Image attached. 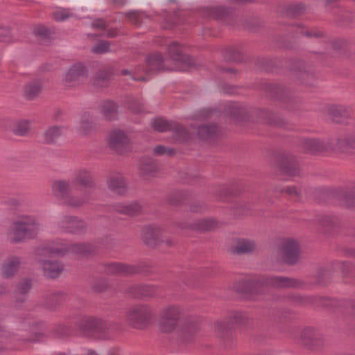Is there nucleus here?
I'll return each mask as SVG.
<instances>
[{"label": "nucleus", "mask_w": 355, "mask_h": 355, "mask_svg": "<svg viewBox=\"0 0 355 355\" xmlns=\"http://www.w3.org/2000/svg\"><path fill=\"white\" fill-rule=\"evenodd\" d=\"M184 310L177 305H169L163 308L159 313L158 327L164 333L179 332L182 334H191L197 324L191 320L183 319Z\"/></svg>", "instance_id": "f257e3e1"}, {"label": "nucleus", "mask_w": 355, "mask_h": 355, "mask_svg": "<svg viewBox=\"0 0 355 355\" xmlns=\"http://www.w3.org/2000/svg\"><path fill=\"white\" fill-rule=\"evenodd\" d=\"M42 225L33 216L23 215L13 221L8 232V238L12 243L22 242L37 236Z\"/></svg>", "instance_id": "f03ea898"}, {"label": "nucleus", "mask_w": 355, "mask_h": 355, "mask_svg": "<svg viewBox=\"0 0 355 355\" xmlns=\"http://www.w3.org/2000/svg\"><path fill=\"white\" fill-rule=\"evenodd\" d=\"M53 194L62 203L72 207H80L89 202V198L87 192L76 195V189L72 182L64 180H58L52 184Z\"/></svg>", "instance_id": "7ed1b4c3"}, {"label": "nucleus", "mask_w": 355, "mask_h": 355, "mask_svg": "<svg viewBox=\"0 0 355 355\" xmlns=\"http://www.w3.org/2000/svg\"><path fill=\"white\" fill-rule=\"evenodd\" d=\"M153 315L152 309L146 304L133 305L129 308L126 313L128 322L137 329L146 327Z\"/></svg>", "instance_id": "20e7f679"}, {"label": "nucleus", "mask_w": 355, "mask_h": 355, "mask_svg": "<svg viewBox=\"0 0 355 355\" xmlns=\"http://www.w3.org/2000/svg\"><path fill=\"white\" fill-rule=\"evenodd\" d=\"M92 247L86 243H53L45 246L42 249V254L48 256H63L67 252H72L77 254H86L90 253Z\"/></svg>", "instance_id": "39448f33"}, {"label": "nucleus", "mask_w": 355, "mask_h": 355, "mask_svg": "<svg viewBox=\"0 0 355 355\" xmlns=\"http://www.w3.org/2000/svg\"><path fill=\"white\" fill-rule=\"evenodd\" d=\"M302 285V282L296 279L282 276H270L264 278L261 282H257L252 293H263L265 288L268 286L284 288H299Z\"/></svg>", "instance_id": "423d86ee"}, {"label": "nucleus", "mask_w": 355, "mask_h": 355, "mask_svg": "<svg viewBox=\"0 0 355 355\" xmlns=\"http://www.w3.org/2000/svg\"><path fill=\"white\" fill-rule=\"evenodd\" d=\"M299 342L312 352H320L326 346L325 339L320 331L311 327L302 330Z\"/></svg>", "instance_id": "0eeeda50"}, {"label": "nucleus", "mask_w": 355, "mask_h": 355, "mask_svg": "<svg viewBox=\"0 0 355 355\" xmlns=\"http://www.w3.org/2000/svg\"><path fill=\"white\" fill-rule=\"evenodd\" d=\"M151 125L155 130L159 132L173 131L175 138L181 141H185L190 138L189 133L186 129L176 122L168 121L158 118L151 122Z\"/></svg>", "instance_id": "6e6552de"}, {"label": "nucleus", "mask_w": 355, "mask_h": 355, "mask_svg": "<svg viewBox=\"0 0 355 355\" xmlns=\"http://www.w3.org/2000/svg\"><path fill=\"white\" fill-rule=\"evenodd\" d=\"M58 228L61 232L71 234H81L86 231V223L76 216H64L57 223Z\"/></svg>", "instance_id": "1a4fd4ad"}, {"label": "nucleus", "mask_w": 355, "mask_h": 355, "mask_svg": "<svg viewBox=\"0 0 355 355\" xmlns=\"http://www.w3.org/2000/svg\"><path fill=\"white\" fill-rule=\"evenodd\" d=\"M109 145L112 149L120 155H124L132 150L129 138L121 130H115L110 133Z\"/></svg>", "instance_id": "9d476101"}, {"label": "nucleus", "mask_w": 355, "mask_h": 355, "mask_svg": "<svg viewBox=\"0 0 355 355\" xmlns=\"http://www.w3.org/2000/svg\"><path fill=\"white\" fill-rule=\"evenodd\" d=\"M71 182L77 191H80V193L87 192L83 191L85 189L94 187L92 173L85 168H80L75 171Z\"/></svg>", "instance_id": "9b49d317"}, {"label": "nucleus", "mask_w": 355, "mask_h": 355, "mask_svg": "<svg viewBox=\"0 0 355 355\" xmlns=\"http://www.w3.org/2000/svg\"><path fill=\"white\" fill-rule=\"evenodd\" d=\"M170 62L171 60L164 59L159 53L152 54L147 58L146 72L153 73L159 71L173 70V67L168 64Z\"/></svg>", "instance_id": "f8f14e48"}, {"label": "nucleus", "mask_w": 355, "mask_h": 355, "mask_svg": "<svg viewBox=\"0 0 355 355\" xmlns=\"http://www.w3.org/2000/svg\"><path fill=\"white\" fill-rule=\"evenodd\" d=\"M299 245L297 241L288 239L283 242L281 254L285 262L289 264L295 263L299 258Z\"/></svg>", "instance_id": "ddd939ff"}, {"label": "nucleus", "mask_w": 355, "mask_h": 355, "mask_svg": "<svg viewBox=\"0 0 355 355\" xmlns=\"http://www.w3.org/2000/svg\"><path fill=\"white\" fill-rule=\"evenodd\" d=\"M85 76V69L80 63L73 65L67 72L63 80L66 87L78 85Z\"/></svg>", "instance_id": "4468645a"}, {"label": "nucleus", "mask_w": 355, "mask_h": 355, "mask_svg": "<svg viewBox=\"0 0 355 355\" xmlns=\"http://www.w3.org/2000/svg\"><path fill=\"white\" fill-rule=\"evenodd\" d=\"M278 166L286 174L296 176L300 174V166L291 154H284L278 160Z\"/></svg>", "instance_id": "2eb2a0df"}, {"label": "nucleus", "mask_w": 355, "mask_h": 355, "mask_svg": "<svg viewBox=\"0 0 355 355\" xmlns=\"http://www.w3.org/2000/svg\"><path fill=\"white\" fill-rule=\"evenodd\" d=\"M327 117L336 123H347L350 118V112L344 106L333 105L327 110Z\"/></svg>", "instance_id": "dca6fc26"}, {"label": "nucleus", "mask_w": 355, "mask_h": 355, "mask_svg": "<svg viewBox=\"0 0 355 355\" xmlns=\"http://www.w3.org/2000/svg\"><path fill=\"white\" fill-rule=\"evenodd\" d=\"M105 271L110 275H128L138 272L139 269L137 266L134 265L112 263L105 266Z\"/></svg>", "instance_id": "f3484780"}, {"label": "nucleus", "mask_w": 355, "mask_h": 355, "mask_svg": "<svg viewBox=\"0 0 355 355\" xmlns=\"http://www.w3.org/2000/svg\"><path fill=\"white\" fill-rule=\"evenodd\" d=\"M301 147L306 153L311 154H319L327 151V146L322 141L316 139H303L301 141Z\"/></svg>", "instance_id": "a211bd4d"}, {"label": "nucleus", "mask_w": 355, "mask_h": 355, "mask_svg": "<svg viewBox=\"0 0 355 355\" xmlns=\"http://www.w3.org/2000/svg\"><path fill=\"white\" fill-rule=\"evenodd\" d=\"M108 188L114 193L119 195L124 194L128 190L126 180L121 174H114L107 180Z\"/></svg>", "instance_id": "6ab92c4d"}, {"label": "nucleus", "mask_w": 355, "mask_h": 355, "mask_svg": "<svg viewBox=\"0 0 355 355\" xmlns=\"http://www.w3.org/2000/svg\"><path fill=\"white\" fill-rule=\"evenodd\" d=\"M22 264L19 257H10L8 258L2 267L3 275L6 277H10L15 275Z\"/></svg>", "instance_id": "aec40b11"}, {"label": "nucleus", "mask_w": 355, "mask_h": 355, "mask_svg": "<svg viewBox=\"0 0 355 355\" xmlns=\"http://www.w3.org/2000/svg\"><path fill=\"white\" fill-rule=\"evenodd\" d=\"M41 263L44 275L49 278L58 277L64 269L62 264L56 261H42Z\"/></svg>", "instance_id": "412c9836"}, {"label": "nucleus", "mask_w": 355, "mask_h": 355, "mask_svg": "<svg viewBox=\"0 0 355 355\" xmlns=\"http://www.w3.org/2000/svg\"><path fill=\"white\" fill-rule=\"evenodd\" d=\"M161 231L159 228L151 226L145 227L142 230V239L149 246L153 247L159 243Z\"/></svg>", "instance_id": "4be33fe9"}, {"label": "nucleus", "mask_w": 355, "mask_h": 355, "mask_svg": "<svg viewBox=\"0 0 355 355\" xmlns=\"http://www.w3.org/2000/svg\"><path fill=\"white\" fill-rule=\"evenodd\" d=\"M65 129L62 126L53 125L48 128L43 133V140L46 144H53L64 135Z\"/></svg>", "instance_id": "5701e85b"}, {"label": "nucleus", "mask_w": 355, "mask_h": 355, "mask_svg": "<svg viewBox=\"0 0 355 355\" xmlns=\"http://www.w3.org/2000/svg\"><path fill=\"white\" fill-rule=\"evenodd\" d=\"M99 320L94 317L84 316L78 322L77 326L83 332H91L98 329Z\"/></svg>", "instance_id": "b1692460"}, {"label": "nucleus", "mask_w": 355, "mask_h": 355, "mask_svg": "<svg viewBox=\"0 0 355 355\" xmlns=\"http://www.w3.org/2000/svg\"><path fill=\"white\" fill-rule=\"evenodd\" d=\"M115 209L123 214L128 216H135L141 213L142 207L138 202H132L130 204H119L116 205Z\"/></svg>", "instance_id": "393cba45"}, {"label": "nucleus", "mask_w": 355, "mask_h": 355, "mask_svg": "<svg viewBox=\"0 0 355 355\" xmlns=\"http://www.w3.org/2000/svg\"><path fill=\"white\" fill-rule=\"evenodd\" d=\"M218 226V223L213 218L199 220L189 225V228L199 231H210Z\"/></svg>", "instance_id": "a878e982"}, {"label": "nucleus", "mask_w": 355, "mask_h": 355, "mask_svg": "<svg viewBox=\"0 0 355 355\" xmlns=\"http://www.w3.org/2000/svg\"><path fill=\"white\" fill-rule=\"evenodd\" d=\"M31 288V283L29 279H24L20 281L15 289V297L17 302H23L26 300V295Z\"/></svg>", "instance_id": "bb28decb"}, {"label": "nucleus", "mask_w": 355, "mask_h": 355, "mask_svg": "<svg viewBox=\"0 0 355 355\" xmlns=\"http://www.w3.org/2000/svg\"><path fill=\"white\" fill-rule=\"evenodd\" d=\"M256 244L251 240L239 239L234 248V252L237 254H245L254 251Z\"/></svg>", "instance_id": "cd10ccee"}, {"label": "nucleus", "mask_w": 355, "mask_h": 355, "mask_svg": "<svg viewBox=\"0 0 355 355\" xmlns=\"http://www.w3.org/2000/svg\"><path fill=\"white\" fill-rule=\"evenodd\" d=\"M80 135L86 136L90 134L94 130L93 123L89 115L84 114L76 128Z\"/></svg>", "instance_id": "c85d7f7f"}, {"label": "nucleus", "mask_w": 355, "mask_h": 355, "mask_svg": "<svg viewBox=\"0 0 355 355\" xmlns=\"http://www.w3.org/2000/svg\"><path fill=\"white\" fill-rule=\"evenodd\" d=\"M42 89L40 81H33L28 83L25 88V96L29 100H33L37 97Z\"/></svg>", "instance_id": "c756f323"}, {"label": "nucleus", "mask_w": 355, "mask_h": 355, "mask_svg": "<svg viewBox=\"0 0 355 355\" xmlns=\"http://www.w3.org/2000/svg\"><path fill=\"white\" fill-rule=\"evenodd\" d=\"M101 113L107 120H113L117 115V106L112 101L104 102L101 105Z\"/></svg>", "instance_id": "7c9ffc66"}, {"label": "nucleus", "mask_w": 355, "mask_h": 355, "mask_svg": "<svg viewBox=\"0 0 355 355\" xmlns=\"http://www.w3.org/2000/svg\"><path fill=\"white\" fill-rule=\"evenodd\" d=\"M65 300V295L61 292L51 293L46 295V305L50 309L59 306Z\"/></svg>", "instance_id": "2f4dec72"}, {"label": "nucleus", "mask_w": 355, "mask_h": 355, "mask_svg": "<svg viewBox=\"0 0 355 355\" xmlns=\"http://www.w3.org/2000/svg\"><path fill=\"white\" fill-rule=\"evenodd\" d=\"M218 128L216 125H203L198 128V134L203 139H209L217 135Z\"/></svg>", "instance_id": "473e14b6"}, {"label": "nucleus", "mask_w": 355, "mask_h": 355, "mask_svg": "<svg viewBox=\"0 0 355 355\" xmlns=\"http://www.w3.org/2000/svg\"><path fill=\"white\" fill-rule=\"evenodd\" d=\"M168 51L169 55H171V60L178 62L184 60L181 46L177 42H173L171 44H170Z\"/></svg>", "instance_id": "72a5a7b5"}, {"label": "nucleus", "mask_w": 355, "mask_h": 355, "mask_svg": "<svg viewBox=\"0 0 355 355\" xmlns=\"http://www.w3.org/2000/svg\"><path fill=\"white\" fill-rule=\"evenodd\" d=\"M111 78V72L108 71H101L96 76L94 84L97 87H106Z\"/></svg>", "instance_id": "f704fd0d"}, {"label": "nucleus", "mask_w": 355, "mask_h": 355, "mask_svg": "<svg viewBox=\"0 0 355 355\" xmlns=\"http://www.w3.org/2000/svg\"><path fill=\"white\" fill-rule=\"evenodd\" d=\"M228 112L235 119L243 118L246 114L245 109L237 103H230L228 105Z\"/></svg>", "instance_id": "c9c22d12"}, {"label": "nucleus", "mask_w": 355, "mask_h": 355, "mask_svg": "<svg viewBox=\"0 0 355 355\" xmlns=\"http://www.w3.org/2000/svg\"><path fill=\"white\" fill-rule=\"evenodd\" d=\"M30 129V122L27 120H21L15 123L13 132L19 136L26 135Z\"/></svg>", "instance_id": "e433bc0d"}, {"label": "nucleus", "mask_w": 355, "mask_h": 355, "mask_svg": "<svg viewBox=\"0 0 355 355\" xmlns=\"http://www.w3.org/2000/svg\"><path fill=\"white\" fill-rule=\"evenodd\" d=\"M207 12L211 17L223 19L229 14V10L222 6L210 7L207 8Z\"/></svg>", "instance_id": "4c0bfd02"}, {"label": "nucleus", "mask_w": 355, "mask_h": 355, "mask_svg": "<svg viewBox=\"0 0 355 355\" xmlns=\"http://www.w3.org/2000/svg\"><path fill=\"white\" fill-rule=\"evenodd\" d=\"M138 295L141 297H152L157 294V288L150 285H144L137 287Z\"/></svg>", "instance_id": "58836bf2"}, {"label": "nucleus", "mask_w": 355, "mask_h": 355, "mask_svg": "<svg viewBox=\"0 0 355 355\" xmlns=\"http://www.w3.org/2000/svg\"><path fill=\"white\" fill-rule=\"evenodd\" d=\"M110 44L105 41H101L92 47V52L96 54H101L110 51Z\"/></svg>", "instance_id": "ea45409f"}, {"label": "nucleus", "mask_w": 355, "mask_h": 355, "mask_svg": "<svg viewBox=\"0 0 355 355\" xmlns=\"http://www.w3.org/2000/svg\"><path fill=\"white\" fill-rule=\"evenodd\" d=\"M350 139H348V137L340 138L337 141V148L340 152L350 154V147H349Z\"/></svg>", "instance_id": "a19ab883"}, {"label": "nucleus", "mask_w": 355, "mask_h": 355, "mask_svg": "<svg viewBox=\"0 0 355 355\" xmlns=\"http://www.w3.org/2000/svg\"><path fill=\"white\" fill-rule=\"evenodd\" d=\"M230 319L232 323H235L236 324L241 325L246 323L248 320V317L243 313L234 312L231 315Z\"/></svg>", "instance_id": "79ce46f5"}, {"label": "nucleus", "mask_w": 355, "mask_h": 355, "mask_svg": "<svg viewBox=\"0 0 355 355\" xmlns=\"http://www.w3.org/2000/svg\"><path fill=\"white\" fill-rule=\"evenodd\" d=\"M127 17L132 24L139 25L143 20L144 15L141 12L133 11L127 13Z\"/></svg>", "instance_id": "37998d69"}, {"label": "nucleus", "mask_w": 355, "mask_h": 355, "mask_svg": "<svg viewBox=\"0 0 355 355\" xmlns=\"http://www.w3.org/2000/svg\"><path fill=\"white\" fill-rule=\"evenodd\" d=\"M157 171V167L153 163L142 164L141 166V173L143 175H153Z\"/></svg>", "instance_id": "c03bdc74"}, {"label": "nucleus", "mask_w": 355, "mask_h": 355, "mask_svg": "<svg viewBox=\"0 0 355 355\" xmlns=\"http://www.w3.org/2000/svg\"><path fill=\"white\" fill-rule=\"evenodd\" d=\"M153 153L156 155H171L173 154V150L170 148L159 145L153 148Z\"/></svg>", "instance_id": "a18cd8bd"}, {"label": "nucleus", "mask_w": 355, "mask_h": 355, "mask_svg": "<svg viewBox=\"0 0 355 355\" xmlns=\"http://www.w3.org/2000/svg\"><path fill=\"white\" fill-rule=\"evenodd\" d=\"M12 40L10 31L7 27L0 26V42H9Z\"/></svg>", "instance_id": "49530a36"}, {"label": "nucleus", "mask_w": 355, "mask_h": 355, "mask_svg": "<svg viewBox=\"0 0 355 355\" xmlns=\"http://www.w3.org/2000/svg\"><path fill=\"white\" fill-rule=\"evenodd\" d=\"M69 15V12L64 9L58 10L53 13L54 19L56 21H64L67 19Z\"/></svg>", "instance_id": "de8ad7c7"}, {"label": "nucleus", "mask_w": 355, "mask_h": 355, "mask_svg": "<svg viewBox=\"0 0 355 355\" xmlns=\"http://www.w3.org/2000/svg\"><path fill=\"white\" fill-rule=\"evenodd\" d=\"M260 117H264L265 118V122L268 124H275L277 125H280V123L274 121L273 116L271 113L266 112V111H261L259 113Z\"/></svg>", "instance_id": "09e8293b"}, {"label": "nucleus", "mask_w": 355, "mask_h": 355, "mask_svg": "<svg viewBox=\"0 0 355 355\" xmlns=\"http://www.w3.org/2000/svg\"><path fill=\"white\" fill-rule=\"evenodd\" d=\"M284 191L292 197L299 198L300 195V190L295 187H287Z\"/></svg>", "instance_id": "8fccbe9b"}, {"label": "nucleus", "mask_w": 355, "mask_h": 355, "mask_svg": "<svg viewBox=\"0 0 355 355\" xmlns=\"http://www.w3.org/2000/svg\"><path fill=\"white\" fill-rule=\"evenodd\" d=\"M130 109L135 113H141L144 111V105L138 101H133L130 105Z\"/></svg>", "instance_id": "3c124183"}, {"label": "nucleus", "mask_w": 355, "mask_h": 355, "mask_svg": "<svg viewBox=\"0 0 355 355\" xmlns=\"http://www.w3.org/2000/svg\"><path fill=\"white\" fill-rule=\"evenodd\" d=\"M291 10L293 15H298L304 12L305 7L302 4L292 5Z\"/></svg>", "instance_id": "603ef678"}, {"label": "nucleus", "mask_w": 355, "mask_h": 355, "mask_svg": "<svg viewBox=\"0 0 355 355\" xmlns=\"http://www.w3.org/2000/svg\"><path fill=\"white\" fill-rule=\"evenodd\" d=\"M345 204L349 207H355V198L353 194L349 193L345 196Z\"/></svg>", "instance_id": "864d4df0"}, {"label": "nucleus", "mask_w": 355, "mask_h": 355, "mask_svg": "<svg viewBox=\"0 0 355 355\" xmlns=\"http://www.w3.org/2000/svg\"><path fill=\"white\" fill-rule=\"evenodd\" d=\"M34 33L38 35L46 37L49 34V31L46 27L43 26H37L35 28Z\"/></svg>", "instance_id": "5fc2aeb1"}, {"label": "nucleus", "mask_w": 355, "mask_h": 355, "mask_svg": "<svg viewBox=\"0 0 355 355\" xmlns=\"http://www.w3.org/2000/svg\"><path fill=\"white\" fill-rule=\"evenodd\" d=\"M299 33L300 34H302V35H304L305 36H307V37H312V36H314V37H320L322 35L320 33H311L309 31H304V28L302 27H299Z\"/></svg>", "instance_id": "6e6d98bb"}, {"label": "nucleus", "mask_w": 355, "mask_h": 355, "mask_svg": "<svg viewBox=\"0 0 355 355\" xmlns=\"http://www.w3.org/2000/svg\"><path fill=\"white\" fill-rule=\"evenodd\" d=\"M92 25L94 27L98 28H104L105 27V23L101 19L94 21Z\"/></svg>", "instance_id": "4d7b16f0"}, {"label": "nucleus", "mask_w": 355, "mask_h": 355, "mask_svg": "<svg viewBox=\"0 0 355 355\" xmlns=\"http://www.w3.org/2000/svg\"><path fill=\"white\" fill-rule=\"evenodd\" d=\"M110 1H111L112 3L116 7H121V6H123L127 1V0H110Z\"/></svg>", "instance_id": "13d9d810"}, {"label": "nucleus", "mask_w": 355, "mask_h": 355, "mask_svg": "<svg viewBox=\"0 0 355 355\" xmlns=\"http://www.w3.org/2000/svg\"><path fill=\"white\" fill-rule=\"evenodd\" d=\"M348 139H350L349 147H350V154H351L355 150V138L350 137H348Z\"/></svg>", "instance_id": "bf43d9fd"}, {"label": "nucleus", "mask_w": 355, "mask_h": 355, "mask_svg": "<svg viewBox=\"0 0 355 355\" xmlns=\"http://www.w3.org/2000/svg\"><path fill=\"white\" fill-rule=\"evenodd\" d=\"M191 209H192L193 211L198 212V211H201L202 209V206H200L199 207H192Z\"/></svg>", "instance_id": "052dcab7"}, {"label": "nucleus", "mask_w": 355, "mask_h": 355, "mask_svg": "<svg viewBox=\"0 0 355 355\" xmlns=\"http://www.w3.org/2000/svg\"><path fill=\"white\" fill-rule=\"evenodd\" d=\"M133 79L136 80H139V81H144V80H146V78L144 77H141L139 78H135V77H132Z\"/></svg>", "instance_id": "680f3d73"}, {"label": "nucleus", "mask_w": 355, "mask_h": 355, "mask_svg": "<svg viewBox=\"0 0 355 355\" xmlns=\"http://www.w3.org/2000/svg\"><path fill=\"white\" fill-rule=\"evenodd\" d=\"M128 73H129V71L128 70H123L121 71V74H123V75H127Z\"/></svg>", "instance_id": "e2e57ef3"}, {"label": "nucleus", "mask_w": 355, "mask_h": 355, "mask_svg": "<svg viewBox=\"0 0 355 355\" xmlns=\"http://www.w3.org/2000/svg\"><path fill=\"white\" fill-rule=\"evenodd\" d=\"M108 36L110 37H113L115 36V34L113 32H110L108 33Z\"/></svg>", "instance_id": "0e129e2a"}, {"label": "nucleus", "mask_w": 355, "mask_h": 355, "mask_svg": "<svg viewBox=\"0 0 355 355\" xmlns=\"http://www.w3.org/2000/svg\"><path fill=\"white\" fill-rule=\"evenodd\" d=\"M228 58H229V60H234V61L236 60V57H231V56H230Z\"/></svg>", "instance_id": "69168bd1"}, {"label": "nucleus", "mask_w": 355, "mask_h": 355, "mask_svg": "<svg viewBox=\"0 0 355 355\" xmlns=\"http://www.w3.org/2000/svg\"><path fill=\"white\" fill-rule=\"evenodd\" d=\"M302 77L308 76L309 75L306 73H304L302 74Z\"/></svg>", "instance_id": "338daca9"}, {"label": "nucleus", "mask_w": 355, "mask_h": 355, "mask_svg": "<svg viewBox=\"0 0 355 355\" xmlns=\"http://www.w3.org/2000/svg\"><path fill=\"white\" fill-rule=\"evenodd\" d=\"M89 355H97V354H96L95 353H91V354H89Z\"/></svg>", "instance_id": "774afa93"}]
</instances>
